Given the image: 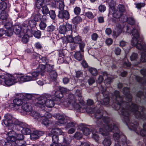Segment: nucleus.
<instances>
[{"label": "nucleus", "mask_w": 146, "mask_h": 146, "mask_svg": "<svg viewBox=\"0 0 146 146\" xmlns=\"http://www.w3.org/2000/svg\"><path fill=\"white\" fill-rule=\"evenodd\" d=\"M42 15L38 11L34 12L32 15V18L37 22L40 21L42 18Z\"/></svg>", "instance_id": "obj_19"}, {"label": "nucleus", "mask_w": 146, "mask_h": 146, "mask_svg": "<svg viewBox=\"0 0 146 146\" xmlns=\"http://www.w3.org/2000/svg\"><path fill=\"white\" fill-rule=\"evenodd\" d=\"M94 104L96 106L94 108L86 106L84 109L85 111L93 114V115L97 119L96 122L97 126L101 127L103 125V123L101 119L103 117L104 111L103 106L100 104L99 102H95Z\"/></svg>", "instance_id": "obj_2"}, {"label": "nucleus", "mask_w": 146, "mask_h": 146, "mask_svg": "<svg viewBox=\"0 0 146 146\" xmlns=\"http://www.w3.org/2000/svg\"><path fill=\"white\" fill-rule=\"evenodd\" d=\"M80 52H82L80 50L76 52L74 56L75 59L79 61L84 59V56L83 54L81 53Z\"/></svg>", "instance_id": "obj_24"}, {"label": "nucleus", "mask_w": 146, "mask_h": 146, "mask_svg": "<svg viewBox=\"0 0 146 146\" xmlns=\"http://www.w3.org/2000/svg\"><path fill=\"white\" fill-rule=\"evenodd\" d=\"M49 14L51 18L52 19H54L56 17V14L54 11L53 10H50L49 11Z\"/></svg>", "instance_id": "obj_52"}, {"label": "nucleus", "mask_w": 146, "mask_h": 146, "mask_svg": "<svg viewBox=\"0 0 146 146\" xmlns=\"http://www.w3.org/2000/svg\"><path fill=\"white\" fill-rule=\"evenodd\" d=\"M42 8L41 11L42 13L45 16L47 15L49 11L47 6L46 5H44Z\"/></svg>", "instance_id": "obj_38"}, {"label": "nucleus", "mask_w": 146, "mask_h": 146, "mask_svg": "<svg viewBox=\"0 0 146 146\" xmlns=\"http://www.w3.org/2000/svg\"><path fill=\"white\" fill-rule=\"evenodd\" d=\"M21 108L23 110L26 112H31L32 110V106L28 103L27 101L26 102V103H24L23 104Z\"/></svg>", "instance_id": "obj_20"}, {"label": "nucleus", "mask_w": 146, "mask_h": 146, "mask_svg": "<svg viewBox=\"0 0 146 146\" xmlns=\"http://www.w3.org/2000/svg\"><path fill=\"white\" fill-rule=\"evenodd\" d=\"M73 42L79 45V49L82 53L84 52V48L86 46V44L82 41V37L79 35H77L74 37Z\"/></svg>", "instance_id": "obj_12"}, {"label": "nucleus", "mask_w": 146, "mask_h": 146, "mask_svg": "<svg viewBox=\"0 0 146 146\" xmlns=\"http://www.w3.org/2000/svg\"><path fill=\"white\" fill-rule=\"evenodd\" d=\"M100 90L104 98H109V93L106 90V88L105 87H104L101 86L100 88Z\"/></svg>", "instance_id": "obj_25"}, {"label": "nucleus", "mask_w": 146, "mask_h": 146, "mask_svg": "<svg viewBox=\"0 0 146 146\" xmlns=\"http://www.w3.org/2000/svg\"><path fill=\"white\" fill-rule=\"evenodd\" d=\"M13 124H14L16 125H19L21 127L23 126H26V123L19 121L18 120L16 119L13 122Z\"/></svg>", "instance_id": "obj_45"}, {"label": "nucleus", "mask_w": 146, "mask_h": 146, "mask_svg": "<svg viewBox=\"0 0 146 146\" xmlns=\"http://www.w3.org/2000/svg\"><path fill=\"white\" fill-rule=\"evenodd\" d=\"M30 115L35 119H37L38 121L40 120V117L42 115V114L40 115L37 111H31Z\"/></svg>", "instance_id": "obj_26"}, {"label": "nucleus", "mask_w": 146, "mask_h": 146, "mask_svg": "<svg viewBox=\"0 0 146 146\" xmlns=\"http://www.w3.org/2000/svg\"><path fill=\"white\" fill-rule=\"evenodd\" d=\"M85 16L89 19H92L94 18L93 13L90 11H88L85 13Z\"/></svg>", "instance_id": "obj_56"}, {"label": "nucleus", "mask_w": 146, "mask_h": 146, "mask_svg": "<svg viewBox=\"0 0 146 146\" xmlns=\"http://www.w3.org/2000/svg\"><path fill=\"white\" fill-rule=\"evenodd\" d=\"M51 117V115L48 112H46L41 116L39 121L42 120V123L46 126H54V122H51L48 119V118Z\"/></svg>", "instance_id": "obj_11"}, {"label": "nucleus", "mask_w": 146, "mask_h": 146, "mask_svg": "<svg viewBox=\"0 0 146 146\" xmlns=\"http://www.w3.org/2000/svg\"><path fill=\"white\" fill-rule=\"evenodd\" d=\"M117 10L124 14L126 11L125 6L123 5L119 4L117 6Z\"/></svg>", "instance_id": "obj_36"}, {"label": "nucleus", "mask_w": 146, "mask_h": 146, "mask_svg": "<svg viewBox=\"0 0 146 146\" xmlns=\"http://www.w3.org/2000/svg\"><path fill=\"white\" fill-rule=\"evenodd\" d=\"M40 29L44 30L47 26L46 23L43 21H41L39 25Z\"/></svg>", "instance_id": "obj_44"}, {"label": "nucleus", "mask_w": 146, "mask_h": 146, "mask_svg": "<svg viewBox=\"0 0 146 146\" xmlns=\"http://www.w3.org/2000/svg\"><path fill=\"white\" fill-rule=\"evenodd\" d=\"M14 118L12 114L7 113L5 114L4 119L2 121V124L8 127V129H13L15 128V125L13 124Z\"/></svg>", "instance_id": "obj_9"}, {"label": "nucleus", "mask_w": 146, "mask_h": 146, "mask_svg": "<svg viewBox=\"0 0 146 146\" xmlns=\"http://www.w3.org/2000/svg\"><path fill=\"white\" fill-rule=\"evenodd\" d=\"M136 7L138 9H140L141 8L144 7L145 4V3H138L135 4Z\"/></svg>", "instance_id": "obj_60"}, {"label": "nucleus", "mask_w": 146, "mask_h": 146, "mask_svg": "<svg viewBox=\"0 0 146 146\" xmlns=\"http://www.w3.org/2000/svg\"><path fill=\"white\" fill-rule=\"evenodd\" d=\"M54 95L56 98L59 99L62 98L63 96V94L60 90L56 91Z\"/></svg>", "instance_id": "obj_47"}, {"label": "nucleus", "mask_w": 146, "mask_h": 146, "mask_svg": "<svg viewBox=\"0 0 146 146\" xmlns=\"http://www.w3.org/2000/svg\"><path fill=\"white\" fill-rule=\"evenodd\" d=\"M64 2L62 1H60L59 4V10H64Z\"/></svg>", "instance_id": "obj_63"}, {"label": "nucleus", "mask_w": 146, "mask_h": 146, "mask_svg": "<svg viewBox=\"0 0 146 146\" xmlns=\"http://www.w3.org/2000/svg\"><path fill=\"white\" fill-rule=\"evenodd\" d=\"M66 30L65 25L64 24L60 25L58 28L59 32L61 34H64L66 33L67 32Z\"/></svg>", "instance_id": "obj_33"}, {"label": "nucleus", "mask_w": 146, "mask_h": 146, "mask_svg": "<svg viewBox=\"0 0 146 146\" xmlns=\"http://www.w3.org/2000/svg\"><path fill=\"white\" fill-rule=\"evenodd\" d=\"M100 102V104L101 106H102L101 105L106 106L108 105L109 104L110 102V99L109 98H104L102 101H101V102L98 101V100H97V101L96 102Z\"/></svg>", "instance_id": "obj_31"}, {"label": "nucleus", "mask_w": 146, "mask_h": 146, "mask_svg": "<svg viewBox=\"0 0 146 146\" xmlns=\"http://www.w3.org/2000/svg\"><path fill=\"white\" fill-rule=\"evenodd\" d=\"M13 102L14 106L15 107L16 106H20L23 104L22 100L19 99H15L13 100Z\"/></svg>", "instance_id": "obj_35"}, {"label": "nucleus", "mask_w": 146, "mask_h": 146, "mask_svg": "<svg viewBox=\"0 0 146 146\" xmlns=\"http://www.w3.org/2000/svg\"><path fill=\"white\" fill-rule=\"evenodd\" d=\"M139 26L138 24L135 25V26H134L133 28L131 31V30H129L128 27H127V31L128 33H131L133 36V37L134 38H142L140 36L138 30Z\"/></svg>", "instance_id": "obj_15"}, {"label": "nucleus", "mask_w": 146, "mask_h": 146, "mask_svg": "<svg viewBox=\"0 0 146 146\" xmlns=\"http://www.w3.org/2000/svg\"><path fill=\"white\" fill-rule=\"evenodd\" d=\"M33 133L31 135V138H33L35 139H38L39 137L43 135L44 134L43 131H33Z\"/></svg>", "instance_id": "obj_21"}, {"label": "nucleus", "mask_w": 146, "mask_h": 146, "mask_svg": "<svg viewBox=\"0 0 146 146\" xmlns=\"http://www.w3.org/2000/svg\"><path fill=\"white\" fill-rule=\"evenodd\" d=\"M136 80L139 82L141 83L143 85H146V80H144L142 78L138 76H135Z\"/></svg>", "instance_id": "obj_40"}, {"label": "nucleus", "mask_w": 146, "mask_h": 146, "mask_svg": "<svg viewBox=\"0 0 146 146\" xmlns=\"http://www.w3.org/2000/svg\"><path fill=\"white\" fill-rule=\"evenodd\" d=\"M26 126H23L22 129L21 130L22 133L25 135L30 134L31 132V130L30 129V127L26 124Z\"/></svg>", "instance_id": "obj_22"}, {"label": "nucleus", "mask_w": 146, "mask_h": 146, "mask_svg": "<svg viewBox=\"0 0 146 146\" xmlns=\"http://www.w3.org/2000/svg\"><path fill=\"white\" fill-rule=\"evenodd\" d=\"M124 14L118 10L115 11L113 13V17L116 19H119Z\"/></svg>", "instance_id": "obj_30"}, {"label": "nucleus", "mask_w": 146, "mask_h": 146, "mask_svg": "<svg viewBox=\"0 0 146 146\" xmlns=\"http://www.w3.org/2000/svg\"><path fill=\"white\" fill-rule=\"evenodd\" d=\"M21 27L22 31L21 34L23 35L24 34H25L27 33L29 30L28 26L27 24L24 23L22 24Z\"/></svg>", "instance_id": "obj_27"}, {"label": "nucleus", "mask_w": 146, "mask_h": 146, "mask_svg": "<svg viewBox=\"0 0 146 146\" xmlns=\"http://www.w3.org/2000/svg\"><path fill=\"white\" fill-rule=\"evenodd\" d=\"M89 71L90 73L93 76L96 75L98 73L97 70L93 68H90L89 69Z\"/></svg>", "instance_id": "obj_50"}, {"label": "nucleus", "mask_w": 146, "mask_h": 146, "mask_svg": "<svg viewBox=\"0 0 146 146\" xmlns=\"http://www.w3.org/2000/svg\"><path fill=\"white\" fill-rule=\"evenodd\" d=\"M49 74L50 78L54 80H55L57 78V73L54 70L52 71L50 73H49Z\"/></svg>", "instance_id": "obj_39"}, {"label": "nucleus", "mask_w": 146, "mask_h": 146, "mask_svg": "<svg viewBox=\"0 0 146 146\" xmlns=\"http://www.w3.org/2000/svg\"><path fill=\"white\" fill-rule=\"evenodd\" d=\"M115 128L117 130V132H115L113 134L114 139L116 141L114 146H121L120 145L121 144L123 145H127L125 136L121 132L119 131L117 127Z\"/></svg>", "instance_id": "obj_7"}, {"label": "nucleus", "mask_w": 146, "mask_h": 146, "mask_svg": "<svg viewBox=\"0 0 146 146\" xmlns=\"http://www.w3.org/2000/svg\"><path fill=\"white\" fill-rule=\"evenodd\" d=\"M66 39L67 41L71 43L73 42L74 37L71 35H69L66 37Z\"/></svg>", "instance_id": "obj_64"}, {"label": "nucleus", "mask_w": 146, "mask_h": 146, "mask_svg": "<svg viewBox=\"0 0 146 146\" xmlns=\"http://www.w3.org/2000/svg\"><path fill=\"white\" fill-rule=\"evenodd\" d=\"M82 135L79 132H76L75 134L74 137L77 139H79L82 137Z\"/></svg>", "instance_id": "obj_61"}, {"label": "nucleus", "mask_w": 146, "mask_h": 146, "mask_svg": "<svg viewBox=\"0 0 146 146\" xmlns=\"http://www.w3.org/2000/svg\"><path fill=\"white\" fill-rule=\"evenodd\" d=\"M57 16L59 19L68 20L70 18V14L69 12L67 10H59Z\"/></svg>", "instance_id": "obj_14"}, {"label": "nucleus", "mask_w": 146, "mask_h": 146, "mask_svg": "<svg viewBox=\"0 0 146 146\" xmlns=\"http://www.w3.org/2000/svg\"><path fill=\"white\" fill-rule=\"evenodd\" d=\"M15 75L13 76L11 75L10 76L8 75H3L1 76V79H2L3 82H4L6 85L10 86L15 84L17 81V80L18 81L21 82L20 79L19 80L17 76H21L19 75H16L15 76L16 78H15Z\"/></svg>", "instance_id": "obj_8"}, {"label": "nucleus", "mask_w": 146, "mask_h": 146, "mask_svg": "<svg viewBox=\"0 0 146 146\" xmlns=\"http://www.w3.org/2000/svg\"><path fill=\"white\" fill-rule=\"evenodd\" d=\"M56 29V27L52 25L48 26L46 28V31L49 32H52Z\"/></svg>", "instance_id": "obj_46"}, {"label": "nucleus", "mask_w": 146, "mask_h": 146, "mask_svg": "<svg viewBox=\"0 0 146 146\" xmlns=\"http://www.w3.org/2000/svg\"><path fill=\"white\" fill-rule=\"evenodd\" d=\"M52 143L57 144L58 143L59 138L56 135H53L52 137Z\"/></svg>", "instance_id": "obj_55"}, {"label": "nucleus", "mask_w": 146, "mask_h": 146, "mask_svg": "<svg viewBox=\"0 0 146 146\" xmlns=\"http://www.w3.org/2000/svg\"><path fill=\"white\" fill-rule=\"evenodd\" d=\"M111 143L110 138L106 137L102 142V144L104 146H110L111 144Z\"/></svg>", "instance_id": "obj_32"}, {"label": "nucleus", "mask_w": 146, "mask_h": 146, "mask_svg": "<svg viewBox=\"0 0 146 146\" xmlns=\"http://www.w3.org/2000/svg\"><path fill=\"white\" fill-rule=\"evenodd\" d=\"M91 130L93 135L92 138L94 139L96 141H98L99 139V137L97 133L96 132V131L95 129H94V130L91 129Z\"/></svg>", "instance_id": "obj_34"}, {"label": "nucleus", "mask_w": 146, "mask_h": 146, "mask_svg": "<svg viewBox=\"0 0 146 146\" xmlns=\"http://www.w3.org/2000/svg\"><path fill=\"white\" fill-rule=\"evenodd\" d=\"M66 121H67L66 122V123L65 127L66 128H68L76 126V122L72 121V119L70 118L69 119H67Z\"/></svg>", "instance_id": "obj_23"}, {"label": "nucleus", "mask_w": 146, "mask_h": 146, "mask_svg": "<svg viewBox=\"0 0 146 146\" xmlns=\"http://www.w3.org/2000/svg\"><path fill=\"white\" fill-rule=\"evenodd\" d=\"M23 36L22 38V41L23 43H26L27 42L29 41V37L27 35H25V34L23 35Z\"/></svg>", "instance_id": "obj_62"}, {"label": "nucleus", "mask_w": 146, "mask_h": 146, "mask_svg": "<svg viewBox=\"0 0 146 146\" xmlns=\"http://www.w3.org/2000/svg\"><path fill=\"white\" fill-rule=\"evenodd\" d=\"M35 3L36 7L38 9H40L43 6L44 0H37Z\"/></svg>", "instance_id": "obj_29"}, {"label": "nucleus", "mask_w": 146, "mask_h": 146, "mask_svg": "<svg viewBox=\"0 0 146 146\" xmlns=\"http://www.w3.org/2000/svg\"><path fill=\"white\" fill-rule=\"evenodd\" d=\"M74 95L72 94H70L68 98L64 99L63 103V105L66 107L70 106L73 107L75 110L78 112H84L85 111L84 108L81 107L79 104L75 102Z\"/></svg>", "instance_id": "obj_6"}, {"label": "nucleus", "mask_w": 146, "mask_h": 146, "mask_svg": "<svg viewBox=\"0 0 146 146\" xmlns=\"http://www.w3.org/2000/svg\"><path fill=\"white\" fill-rule=\"evenodd\" d=\"M41 71H42L40 70V71L38 70V71L33 72L31 74L32 77L28 75L17 76L19 80L20 79V80L22 82H28L31 80H36L37 77L38 76Z\"/></svg>", "instance_id": "obj_10"}, {"label": "nucleus", "mask_w": 146, "mask_h": 146, "mask_svg": "<svg viewBox=\"0 0 146 146\" xmlns=\"http://www.w3.org/2000/svg\"><path fill=\"white\" fill-rule=\"evenodd\" d=\"M131 63L128 60L124 61L122 64V66L124 68L129 67L131 66Z\"/></svg>", "instance_id": "obj_51"}, {"label": "nucleus", "mask_w": 146, "mask_h": 146, "mask_svg": "<svg viewBox=\"0 0 146 146\" xmlns=\"http://www.w3.org/2000/svg\"><path fill=\"white\" fill-rule=\"evenodd\" d=\"M81 91L79 90H76L75 96H74L75 102L77 103L78 104L80 103L81 104V107L84 108L86 107V106L84 105V102L83 101Z\"/></svg>", "instance_id": "obj_13"}, {"label": "nucleus", "mask_w": 146, "mask_h": 146, "mask_svg": "<svg viewBox=\"0 0 146 146\" xmlns=\"http://www.w3.org/2000/svg\"><path fill=\"white\" fill-rule=\"evenodd\" d=\"M5 36H12L14 33L12 28L8 29L5 30Z\"/></svg>", "instance_id": "obj_49"}, {"label": "nucleus", "mask_w": 146, "mask_h": 146, "mask_svg": "<svg viewBox=\"0 0 146 146\" xmlns=\"http://www.w3.org/2000/svg\"><path fill=\"white\" fill-rule=\"evenodd\" d=\"M82 18L79 16L74 17L72 20V22L75 25L78 24L82 21Z\"/></svg>", "instance_id": "obj_43"}, {"label": "nucleus", "mask_w": 146, "mask_h": 146, "mask_svg": "<svg viewBox=\"0 0 146 146\" xmlns=\"http://www.w3.org/2000/svg\"><path fill=\"white\" fill-rule=\"evenodd\" d=\"M127 23L130 25L135 26V25H138V23H136L135 19L132 17H129L127 18Z\"/></svg>", "instance_id": "obj_28"}, {"label": "nucleus", "mask_w": 146, "mask_h": 146, "mask_svg": "<svg viewBox=\"0 0 146 146\" xmlns=\"http://www.w3.org/2000/svg\"><path fill=\"white\" fill-rule=\"evenodd\" d=\"M142 38L133 37L131 41V44L135 46L138 49L142 50L141 53V61L146 62V44L143 41Z\"/></svg>", "instance_id": "obj_5"}, {"label": "nucleus", "mask_w": 146, "mask_h": 146, "mask_svg": "<svg viewBox=\"0 0 146 146\" xmlns=\"http://www.w3.org/2000/svg\"><path fill=\"white\" fill-rule=\"evenodd\" d=\"M137 96L141 99L146 100V94L144 95L143 92L142 91L138 92L137 94Z\"/></svg>", "instance_id": "obj_41"}, {"label": "nucleus", "mask_w": 146, "mask_h": 146, "mask_svg": "<svg viewBox=\"0 0 146 146\" xmlns=\"http://www.w3.org/2000/svg\"><path fill=\"white\" fill-rule=\"evenodd\" d=\"M74 11L75 14L77 15H79L81 12L80 8L79 7H76L74 8Z\"/></svg>", "instance_id": "obj_59"}, {"label": "nucleus", "mask_w": 146, "mask_h": 146, "mask_svg": "<svg viewBox=\"0 0 146 146\" xmlns=\"http://www.w3.org/2000/svg\"><path fill=\"white\" fill-rule=\"evenodd\" d=\"M123 92L125 96L127 102L123 101V98L120 95V92L115 91L111 97L113 103L112 107L115 110H119V113L121 115L123 121L125 123L130 129L135 131L138 134L142 136H146V130L140 129L137 121L131 120L130 114H133L136 118L141 119L144 121L146 119V114L143 111L145 109L143 106H138L132 103V96L130 94L129 88L125 87L123 89Z\"/></svg>", "instance_id": "obj_1"}, {"label": "nucleus", "mask_w": 146, "mask_h": 146, "mask_svg": "<svg viewBox=\"0 0 146 146\" xmlns=\"http://www.w3.org/2000/svg\"><path fill=\"white\" fill-rule=\"evenodd\" d=\"M131 61L136 60L138 58V54L135 53H133L130 57Z\"/></svg>", "instance_id": "obj_58"}, {"label": "nucleus", "mask_w": 146, "mask_h": 146, "mask_svg": "<svg viewBox=\"0 0 146 146\" xmlns=\"http://www.w3.org/2000/svg\"><path fill=\"white\" fill-rule=\"evenodd\" d=\"M21 25H15L12 27L14 33L16 35H19L18 36L20 37L23 36V35L21 34Z\"/></svg>", "instance_id": "obj_18"}, {"label": "nucleus", "mask_w": 146, "mask_h": 146, "mask_svg": "<svg viewBox=\"0 0 146 146\" xmlns=\"http://www.w3.org/2000/svg\"><path fill=\"white\" fill-rule=\"evenodd\" d=\"M54 66L53 65L51 66L50 64H46L45 66L44 65H41L39 66V68L41 69L42 71H43L45 69L46 71L50 73L53 70L52 69Z\"/></svg>", "instance_id": "obj_16"}, {"label": "nucleus", "mask_w": 146, "mask_h": 146, "mask_svg": "<svg viewBox=\"0 0 146 146\" xmlns=\"http://www.w3.org/2000/svg\"><path fill=\"white\" fill-rule=\"evenodd\" d=\"M53 96L47 94H44L38 98V102L36 106L44 109L45 106L48 108H51L54 105V100L55 98Z\"/></svg>", "instance_id": "obj_4"}, {"label": "nucleus", "mask_w": 146, "mask_h": 146, "mask_svg": "<svg viewBox=\"0 0 146 146\" xmlns=\"http://www.w3.org/2000/svg\"><path fill=\"white\" fill-rule=\"evenodd\" d=\"M69 135H67L66 137H63L64 142L62 143L63 146H70L69 145L68 142L69 141Z\"/></svg>", "instance_id": "obj_48"}, {"label": "nucleus", "mask_w": 146, "mask_h": 146, "mask_svg": "<svg viewBox=\"0 0 146 146\" xmlns=\"http://www.w3.org/2000/svg\"><path fill=\"white\" fill-rule=\"evenodd\" d=\"M103 121L104 123L110 124L103 125L99 128V133L103 136H105L108 135V132L113 131L114 133L117 132V130L115 129V127L117 128L118 130L120 131L118 129V126L115 122L113 121L112 119L108 117H104L102 118Z\"/></svg>", "instance_id": "obj_3"}, {"label": "nucleus", "mask_w": 146, "mask_h": 146, "mask_svg": "<svg viewBox=\"0 0 146 146\" xmlns=\"http://www.w3.org/2000/svg\"><path fill=\"white\" fill-rule=\"evenodd\" d=\"M66 29L67 31H69L70 32V33H72V25L68 23H66V25H65Z\"/></svg>", "instance_id": "obj_54"}, {"label": "nucleus", "mask_w": 146, "mask_h": 146, "mask_svg": "<svg viewBox=\"0 0 146 146\" xmlns=\"http://www.w3.org/2000/svg\"><path fill=\"white\" fill-rule=\"evenodd\" d=\"M8 15V14L4 11H2L1 14L0 18L3 20H6L7 19Z\"/></svg>", "instance_id": "obj_57"}, {"label": "nucleus", "mask_w": 146, "mask_h": 146, "mask_svg": "<svg viewBox=\"0 0 146 146\" xmlns=\"http://www.w3.org/2000/svg\"><path fill=\"white\" fill-rule=\"evenodd\" d=\"M37 21L34 19H31L28 21L29 25L31 28H33L36 27Z\"/></svg>", "instance_id": "obj_37"}, {"label": "nucleus", "mask_w": 146, "mask_h": 146, "mask_svg": "<svg viewBox=\"0 0 146 146\" xmlns=\"http://www.w3.org/2000/svg\"><path fill=\"white\" fill-rule=\"evenodd\" d=\"M33 35L36 38H39L40 37L41 35V32L40 31L37 30L34 32Z\"/></svg>", "instance_id": "obj_53"}, {"label": "nucleus", "mask_w": 146, "mask_h": 146, "mask_svg": "<svg viewBox=\"0 0 146 146\" xmlns=\"http://www.w3.org/2000/svg\"><path fill=\"white\" fill-rule=\"evenodd\" d=\"M82 129L83 133L85 135H88L90 133L91 131L90 129L86 127H82Z\"/></svg>", "instance_id": "obj_42"}, {"label": "nucleus", "mask_w": 146, "mask_h": 146, "mask_svg": "<svg viewBox=\"0 0 146 146\" xmlns=\"http://www.w3.org/2000/svg\"><path fill=\"white\" fill-rule=\"evenodd\" d=\"M56 118L59 120L58 122L60 124H66V122H67L66 121V120L70 119V117H68L60 114L57 115Z\"/></svg>", "instance_id": "obj_17"}]
</instances>
